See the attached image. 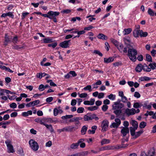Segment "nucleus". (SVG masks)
<instances>
[{
  "label": "nucleus",
  "mask_w": 156,
  "mask_h": 156,
  "mask_svg": "<svg viewBox=\"0 0 156 156\" xmlns=\"http://www.w3.org/2000/svg\"><path fill=\"white\" fill-rule=\"evenodd\" d=\"M113 112L116 115V117H119L122 113V110L119 109H116L114 110Z\"/></svg>",
  "instance_id": "obj_15"
},
{
  "label": "nucleus",
  "mask_w": 156,
  "mask_h": 156,
  "mask_svg": "<svg viewBox=\"0 0 156 156\" xmlns=\"http://www.w3.org/2000/svg\"><path fill=\"white\" fill-rule=\"evenodd\" d=\"M114 58L112 57H109L108 58H104V62L105 63H108L113 62Z\"/></svg>",
  "instance_id": "obj_14"
},
{
  "label": "nucleus",
  "mask_w": 156,
  "mask_h": 156,
  "mask_svg": "<svg viewBox=\"0 0 156 156\" xmlns=\"http://www.w3.org/2000/svg\"><path fill=\"white\" fill-rule=\"evenodd\" d=\"M10 107L11 108H16L17 105L16 103L13 102L10 105Z\"/></svg>",
  "instance_id": "obj_60"
},
{
  "label": "nucleus",
  "mask_w": 156,
  "mask_h": 156,
  "mask_svg": "<svg viewBox=\"0 0 156 156\" xmlns=\"http://www.w3.org/2000/svg\"><path fill=\"white\" fill-rule=\"evenodd\" d=\"M90 120L93 119H95L96 121L98 120L99 119V118L97 116V115L95 114H91V113H89Z\"/></svg>",
  "instance_id": "obj_20"
},
{
  "label": "nucleus",
  "mask_w": 156,
  "mask_h": 156,
  "mask_svg": "<svg viewBox=\"0 0 156 156\" xmlns=\"http://www.w3.org/2000/svg\"><path fill=\"white\" fill-rule=\"evenodd\" d=\"M137 54V51L136 49L133 48H129L128 50L127 55L132 62H135L136 60Z\"/></svg>",
  "instance_id": "obj_1"
},
{
  "label": "nucleus",
  "mask_w": 156,
  "mask_h": 156,
  "mask_svg": "<svg viewBox=\"0 0 156 156\" xmlns=\"http://www.w3.org/2000/svg\"><path fill=\"white\" fill-rule=\"evenodd\" d=\"M84 108L83 107L78 108L77 110V112L78 113H81L83 112L84 111Z\"/></svg>",
  "instance_id": "obj_46"
},
{
  "label": "nucleus",
  "mask_w": 156,
  "mask_h": 156,
  "mask_svg": "<svg viewBox=\"0 0 156 156\" xmlns=\"http://www.w3.org/2000/svg\"><path fill=\"white\" fill-rule=\"evenodd\" d=\"M30 146L31 149L34 151H37L39 148L38 143L33 139H31L29 142Z\"/></svg>",
  "instance_id": "obj_2"
},
{
  "label": "nucleus",
  "mask_w": 156,
  "mask_h": 156,
  "mask_svg": "<svg viewBox=\"0 0 156 156\" xmlns=\"http://www.w3.org/2000/svg\"><path fill=\"white\" fill-rule=\"evenodd\" d=\"M113 65L115 67L119 66H121L122 65V63L121 61L117 62L114 63Z\"/></svg>",
  "instance_id": "obj_44"
},
{
  "label": "nucleus",
  "mask_w": 156,
  "mask_h": 156,
  "mask_svg": "<svg viewBox=\"0 0 156 156\" xmlns=\"http://www.w3.org/2000/svg\"><path fill=\"white\" fill-rule=\"evenodd\" d=\"M70 40H66L60 43L59 46L63 48H69V43Z\"/></svg>",
  "instance_id": "obj_7"
},
{
  "label": "nucleus",
  "mask_w": 156,
  "mask_h": 156,
  "mask_svg": "<svg viewBox=\"0 0 156 156\" xmlns=\"http://www.w3.org/2000/svg\"><path fill=\"white\" fill-rule=\"evenodd\" d=\"M49 84L50 86L53 87L56 86L57 85L54 83L52 80H49Z\"/></svg>",
  "instance_id": "obj_64"
},
{
  "label": "nucleus",
  "mask_w": 156,
  "mask_h": 156,
  "mask_svg": "<svg viewBox=\"0 0 156 156\" xmlns=\"http://www.w3.org/2000/svg\"><path fill=\"white\" fill-rule=\"evenodd\" d=\"M83 90H88L89 92H91L92 91L91 86L90 85H87L86 87L83 88Z\"/></svg>",
  "instance_id": "obj_43"
},
{
  "label": "nucleus",
  "mask_w": 156,
  "mask_h": 156,
  "mask_svg": "<svg viewBox=\"0 0 156 156\" xmlns=\"http://www.w3.org/2000/svg\"><path fill=\"white\" fill-rule=\"evenodd\" d=\"M71 12V10L69 9H66L62 10V12L63 14H68L70 13Z\"/></svg>",
  "instance_id": "obj_51"
},
{
  "label": "nucleus",
  "mask_w": 156,
  "mask_h": 156,
  "mask_svg": "<svg viewBox=\"0 0 156 156\" xmlns=\"http://www.w3.org/2000/svg\"><path fill=\"white\" fill-rule=\"evenodd\" d=\"M142 68L144 72H150L151 71V69L146 63H144V65H142Z\"/></svg>",
  "instance_id": "obj_18"
},
{
  "label": "nucleus",
  "mask_w": 156,
  "mask_h": 156,
  "mask_svg": "<svg viewBox=\"0 0 156 156\" xmlns=\"http://www.w3.org/2000/svg\"><path fill=\"white\" fill-rule=\"evenodd\" d=\"M136 112V110L133 108L131 109L127 108L126 109L125 112V113L128 116L134 115L135 114Z\"/></svg>",
  "instance_id": "obj_9"
},
{
  "label": "nucleus",
  "mask_w": 156,
  "mask_h": 156,
  "mask_svg": "<svg viewBox=\"0 0 156 156\" xmlns=\"http://www.w3.org/2000/svg\"><path fill=\"white\" fill-rule=\"evenodd\" d=\"M89 153V152L87 151H83L79 153L80 156H87Z\"/></svg>",
  "instance_id": "obj_33"
},
{
  "label": "nucleus",
  "mask_w": 156,
  "mask_h": 156,
  "mask_svg": "<svg viewBox=\"0 0 156 156\" xmlns=\"http://www.w3.org/2000/svg\"><path fill=\"white\" fill-rule=\"evenodd\" d=\"M94 53L98 54L100 56L102 57L103 56V54L99 51L97 50H95L94 51Z\"/></svg>",
  "instance_id": "obj_50"
},
{
  "label": "nucleus",
  "mask_w": 156,
  "mask_h": 156,
  "mask_svg": "<svg viewBox=\"0 0 156 156\" xmlns=\"http://www.w3.org/2000/svg\"><path fill=\"white\" fill-rule=\"evenodd\" d=\"M137 59L140 61H142L143 60V57L142 55H138V56L136 57Z\"/></svg>",
  "instance_id": "obj_52"
},
{
  "label": "nucleus",
  "mask_w": 156,
  "mask_h": 156,
  "mask_svg": "<svg viewBox=\"0 0 156 156\" xmlns=\"http://www.w3.org/2000/svg\"><path fill=\"white\" fill-rule=\"evenodd\" d=\"M7 147L8 151L9 153H13L14 152L13 146L11 145L10 142L9 141H5Z\"/></svg>",
  "instance_id": "obj_8"
},
{
  "label": "nucleus",
  "mask_w": 156,
  "mask_h": 156,
  "mask_svg": "<svg viewBox=\"0 0 156 156\" xmlns=\"http://www.w3.org/2000/svg\"><path fill=\"white\" fill-rule=\"evenodd\" d=\"M105 48L106 49L107 51H108L109 50V48H110V46L108 43V42H105Z\"/></svg>",
  "instance_id": "obj_57"
},
{
  "label": "nucleus",
  "mask_w": 156,
  "mask_h": 156,
  "mask_svg": "<svg viewBox=\"0 0 156 156\" xmlns=\"http://www.w3.org/2000/svg\"><path fill=\"white\" fill-rule=\"evenodd\" d=\"M108 108V106L107 105H103L101 108L102 110L104 112H105L106 111Z\"/></svg>",
  "instance_id": "obj_53"
},
{
  "label": "nucleus",
  "mask_w": 156,
  "mask_h": 156,
  "mask_svg": "<svg viewBox=\"0 0 156 156\" xmlns=\"http://www.w3.org/2000/svg\"><path fill=\"white\" fill-rule=\"evenodd\" d=\"M124 106V105L122 103H120L119 104V105L117 106V109H121V108H123Z\"/></svg>",
  "instance_id": "obj_63"
},
{
  "label": "nucleus",
  "mask_w": 156,
  "mask_h": 156,
  "mask_svg": "<svg viewBox=\"0 0 156 156\" xmlns=\"http://www.w3.org/2000/svg\"><path fill=\"white\" fill-rule=\"evenodd\" d=\"M119 126V125L117 123L115 122H113L112 124L110 126V127L111 128H117Z\"/></svg>",
  "instance_id": "obj_47"
},
{
  "label": "nucleus",
  "mask_w": 156,
  "mask_h": 156,
  "mask_svg": "<svg viewBox=\"0 0 156 156\" xmlns=\"http://www.w3.org/2000/svg\"><path fill=\"white\" fill-rule=\"evenodd\" d=\"M87 127L86 126H83L81 128V132L82 135H83L86 134L87 130Z\"/></svg>",
  "instance_id": "obj_24"
},
{
  "label": "nucleus",
  "mask_w": 156,
  "mask_h": 156,
  "mask_svg": "<svg viewBox=\"0 0 156 156\" xmlns=\"http://www.w3.org/2000/svg\"><path fill=\"white\" fill-rule=\"evenodd\" d=\"M97 37L98 39L102 40H107L108 38L107 36L102 33H99Z\"/></svg>",
  "instance_id": "obj_13"
},
{
  "label": "nucleus",
  "mask_w": 156,
  "mask_h": 156,
  "mask_svg": "<svg viewBox=\"0 0 156 156\" xmlns=\"http://www.w3.org/2000/svg\"><path fill=\"white\" fill-rule=\"evenodd\" d=\"M57 42L55 41L53 43L49 44V47H52L53 48H54L57 46Z\"/></svg>",
  "instance_id": "obj_48"
},
{
  "label": "nucleus",
  "mask_w": 156,
  "mask_h": 156,
  "mask_svg": "<svg viewBox=\"0 0 156 156\" xmlns=\"http://www.w3.org/2000/svg\"><path fill=\"white\" fill-rule=\"evenodd\" d=\"M67 129V132H72L73 130L75 131L78 129L77 127H74L72 126H66Z\"/></svg>",
  "instance_id": "obj_16"
},
{
  "label": "nucleus",
  "mask_w": 156,
  "mask_h": 156,
  "mask_svg": "<svg viewBox=\"0 0 156 156\" xmlns=\"http://www.w3.org/2000/svg\"><path fill=\"white\" fill-rule=\"evenodd\" d=\"M98 108V107L96 106H91L87 108V109L89 111H93L97 110Z\"/></svg>",
  "instance_id": "obj_31"
},
{
  "label": "nucleus",
  "mask_w": 156,
  "mask_h": 156,
  "mask_svg": "<svg viewBox=\"0 0 156 156\" xmlns=\"http://www.w3.org/2000/svg\"><path fill=\"white\" fill-rule=\"evenodd\" d=\"M42 121L41 125L45 126L47 128H49V125L48 124L49 123V119L46 118H42Z\"/></svg>",
  "instance_id": "obj_11"
},
{
  "label": "nucleus",
  "mask_w": 156,
  "mask_h": 156,
  "mask_svg": "<svg viewBox=\"0 0 156 156\" xmlns=\"http://www.w3.org/2000/svg\"><path fill=\"white\" fill-rule=\"evenodd\" d=\"M144 132L143 130L141 129L139 131L136 132L135 134L133 137V138L136 139L139 137Z\"/></svg>",
  "instance_id": "obj_21"
},
{
  "label": "nucleus",
  "mask_w": 156,
  "mask_h": 156,
  "mask_svg": "<svg viewBox=\"0 0 156 156\" xmlns=\"http://www.w3.org/2000/svg\"><path fill=\"white\" fill-rule=\"evenodd\" d=\"M84 141V139L83 138H81L79 139L77 141V143H73L70 146V147L72 149H76L78 148V146L80 144Z\"/></svg>",
  "instance_id": "obj_5"
},
{
  "label": "nucleus",
  "mask_w": 156,
  "mask_h": 156,
  "mask_svg": "<svg viewBox=\"0 0 156 156\" xmlns=\"http://www.w3.org/2000/svg\"><path fill=\"white\" fill-rule=\"evenodd\" d=\"M69 74L72 75L73 77H75L77 76V74L74 71H71L69 72Z\"/></svg>",
  "instance_id": "obj_55"
},
{
  "label": "nucleus",
  "mask_w": 156,
  "mask_h": 156,
  "mask_svg": "<svg viewBox=\"0 0 156 156\" xmlns=\"http://www.w3.org/2000/svg\"><path fill=\"white\" fill-rule=\"evenodd\" d=\"M94 27L91 25H89L88 27H85L84 28V30H85L89 31L91 29L93 28Z\"/></svg>",
  "instance_id": "obj_49"
},
{
  "label": "nucleus",
  "mask_w": 156,
  "mask_h": 156,
  "mask_svg": "<svg viewBox=\"0 0 156 156\" xmlns=\"http://www.w3.org/2000/svg\"><path fill=\"white\" fill-rule=\"evenodd\" d=\"M133 107L134 108H140V105H139V103L138 102H135L134 103L133 105Z\"/></svg>",
  "instance_id": "obj_59"
},
{
  "label": "nucleus",
  "mask_w": 156,
  "mask_h": 156,
  "mask_svg": "<svg viewBox=\"0 0 156 156\" xmlns=\"http://www.w3.org/2000/svg\"><path fill=\"white\" fill-rule=\"evenodd\" d=\"M132 125L133 127V128L135 129H137L138 127V124L137 121L135 120H132Z\"/></svg>",
  "instance_id": "obj_25"
},
{
  "label": "nucleus",
  "mask_w": 156,
  "mask_h": 156,
  "mask_svg": "<svg viewBox=\"0 0 156 156\" xmlns=\"http://www.w3.org/2000/svg\"><path fill=\"white\" fill-rule=\"evenodd\" d=\"M140 31L141 30H134L133 31V34L134 37L136 38L139 37V35L140 36Z\"/></svg>",
  "instance_id": "obj_17"
},
{
  "label": "nucleus",
  "mask_w": 156,
  "mask_h": 156,
  "mask_svg": "<svg viewBox=\"0 0 156 156\" xmlns=\"http://www.w3.org/2000/svg\"><path fill=\"white\" fill-rule=\"evenodd\" d=\"M148 66L150 67L149 68L153 70L155 69L156 68V63L154 62L152 63H150L148 65Z\"/></svg>",
  "instance_id": "obj_28"
},
{
  "label": "nucleus",
  "mask_w": 156,
  "mask_h": 156,
  "mask_svg": "<svg viewBox=\"0 0 156 156\" xmlns=\"http://www.w3.org/2000/svg\"><path fill=\"white\" fill-rule=\"evenodd\" d=\"M32 112L31 110H29L27 112H24L22 113V115L24 117L28 116L29 115H32Z\"/></svg>",
  "instance_id": "obj_23"
},
{
  "label": "nucleus",
  "mask_w": 156,
  "mask_h": 156,
  "mask_svg": "<svg viewBox=\"0 0 156 156\" xmlns=\"http://www.w3.org/2000/svg\"><path fill=\"white\" fill-rule=\"evenodd\" d=\"M42 118H37L35 119H34V121L36 122L37 123H40L41 125L42 123Z\"/></svg>",
  "instance_id": "obj_45"
},
{
  "label": "nucleus",
  "mask_w": 156,
  "mask_h": 156,
  "mask_svg": "<svg viewBox=\"0 0 156 156\" xmlns=\"http://www.w3.org/2000/svg\"><path fill=\"white\" fill-rule=\"evenodd\" d=\"M146 60L147 61L149 62H152V58L151 56L149 54H146Z\"/></svg>",
  "instance_id": "obj_30"
},
{
  "label": "nucleus",
  "mask_w": 156,
  "mask_h": 156,
  "mask_svg": "<svg viewBox=\"0 0 156 156\" xmlns=\"http://www.w3.org/2000/svg\"><path fill=\"white\" fill-rule=\"evenodd\" d=\"M12 36H9L7 34H5V42H10L12 41Z\"/></svg>",
  "instance_id": "obj_19"
},
{
  "label": "nucleus",
  "mask_w": 156,
  "mask_h": 156,
  "mask_svg": "<svg viewBox=\"0 0 156 156\" xmlns=\"http://www.w3.org/2000/svg\"><path fill=\"white\" fill-rule=\"evenodd\" d=\"M18 37L17 36H15L13 38H12V41L13 43H16L18 41Z\"/></svg>",
  "instance_id": "obj_54"
},
{
  "label": "nucleus",
  "mask_w": 156,
  "mask_h": 156,
  "mask_svg": "<svg viewBox=\"0 0 156 156\" xmlns=\"http://www.w3.org/2000/svg\"><path fill=\"white\" fill-rule=\"evenodd\" d=\"M78 94L79 95V96L80 98H86L87 96V94L85 93H82L81 94L78 93Z\"/></svg>",
  "instance_id": "obj_39"
},
{
  "label": "nucleus",
  "mask_w": 156,
  "mask_h": 156,
  "mask_svg": "<svg viewBox=\"0 0 156 156\" xmlns=\"http://www.w3.org/2000/svg\"><path fill=\"white\" fill-rule=\"evenodd\" d=\"M122 145L117 144L115 146H110V150H113L115 149H119L122 148L127 147L128 145L127 144H124L122 143Z\"/></svg>",
  "instance_id": "obj_6"
},
{
  "label": "nucleus",
  "mask_w": 156,
  "mask_h": 156,
  "mask_svg": "<svg viewBox=\"0 0 156 156\" xmlns=\"http://www.w3.org/2000/svg\"><path fill=\"white\" fill-rule=\"evenodd\" d=\"M111 41L117 48L119 45V42L113 38L110 39Z\"/></svg>",
  "instance_id": "obj_26"
},
{
  "label": "nucleus",
  "mask_w": 156,
  "mask_h": 156,
  "mask_svg": "<svg viewBox=\"0 0 156 156\" xmlns=\"http://www.w3.org/2000/svg\"><path fill=\"white\" fill-rule=\"evenodd\" d=\"M109 122L106 119L103 120L101 124V127L102 128V131H106L108 130V127Z\"/></svg>",
  "instance_id": "obj_4"
},
{
  "label": "nucleus",
  "mask_w": 156,
  "mask_h": 156,
  "mask_svg": "<svg viewBox=\"0 0 156 156\" xmlns=\"http://www.w3.org/2000/svg\"><path fill=\"white\" fill-rule=\"evenodd\" d=\"M59 14V12L49 11V19L52 20L54 22L56 23L57 21L56 17Z\"/></svg>",
  "instance_id": "obj_3"
},
{
  "label": "nucleus",
  "mask_w": 156,
  "mask_h": 156,
  "mask_svg": "<svg viewBox=\"0 0 156 156\" xmlns=\"http://www.w3.org/2000/svg\"><path fill=\"white\" fill-rule=\"evenodd\" d=\"M108 97L111 100H114L115 99L116 95L115 94H111L108 96Z\"/></svg>",
  "instance_id": "obj_36"
},
{
  "label": "nucleus",
  "mask_w": 156,
  "mask_h": 156,
  "mask_svg": "<svg viewBox=\"0 0 156 156\" xmlns=\"http://www.w3.org/2000/svg\"><path fill=\"white\" fill-rule=\"evenodd\" d=\"M137 129H135L132 127H130V130L131 135L132 136H134L135 134V131Z\"/></svg>",
  "instance_id": "obj_29"
},
{
  "label": "nucleus",
  "mask_w": 156,
  "mask_h": 156,
  "mask_svg": "<svg viewBox=\"0 0 156 156\" xmlns=\"http://www.w3.org/2000/svg\"><path fill=\"white\" fill-rule=\"evenodd\" d=\"M132 31V29L131 28L124 29L123 33L124 35L128 34H130Z\"/></svg>",
  "instance_id": "obj_22"
},
{
  "label": "nucleus",
  "mask_w": 156,
  "mask_h": 156,
  "mask_svg": "<svg viewBox=\"0 0 156 156\" xmlns=\"http://www.w3.org/2000/svg\"><path fill=\"white\" fill-rule=\"evenodd\" d=\"M76 103V99H74L72 100L71 103V105L72 106L75 105Z\"/></svg>",
  "instance_id": "obj_62"
},
{
  "label": "nucleus",
  "mask_w": 156,
  "mask_h": 156,
  "mask_svg": "<svg viewBox=\"0 0 156 156\" xmlns=\"http://www.w3.org/2000/svg\"><path fill=\"white\" fill-rule=\"evenodd\" d=\"M73 115H66L65 116H62V117L61 118L62 119H69L72 118Z\"/></svg>",
  "instance_id": "obj_38"
},
{
  "label": "nucleus",
  "mask_w": 156,
  "mask_h": 156,
  "mask_svg": "<svg viewBox=\"0 0 156 156\" xmlns=\"http://www.w3.org/2000/svg\"><path fill=\"white\" fill-rule=\"evenodd\" d=\"M121 132L123 136H125L127 135V134L129 133V129L128 127H123L121 130Z\"/></svg>",
  "instance_id": "obj_10"
},
{
  "label": "nucleus",
  "mask_w": 156,
  "mask_h": 156,
  "mask_svg": "<svg viewBox=\"0 0 156 156\" xmlns=\"http://www.w3.org/2000/svg\"><path fill=\"white\" fill-rule=\"evenodd\" d=\"M47 75V74L45 73H40L37 74V78H38L40 79H41L42 77L45 76Z\"/></svg>",
  "instance_id": "obj_32"
},
{
  "label": "nucleus",
  "mask_w": 156,
  "mask_h": 156,
  "mask_svg": "<svg viewBox=\"0 0 156 156\" xmlns=\"http://www.w3.org/2000/svg\"><path fill=\"white\" fill-rule=\"evenodd\" d=\"M124 48L123 45L122 44H121L119 45V46H118V47H117V48L119 50V51L121 52L122 53L123 51V49Z\"/></svg>",
  "instance_id": "obj_42"
},
{
  "label": "nucleus",
  "mask_w": 156,
  "mask_h": 156,
  "mask_svg": "<svg viewBox=\"0 0 156 156\" xmlns=\"http://www.w3.org/2000/svg\"><path fill=\"white\" fill-rule=\"evenodd\" d=\"M148 14L151 16H153L155 15L154 12L150 8L148 10Z\"/></svg>",
  "instance_id": "obj_40"
},
{
  "label": "nucleus",
  "mask_w": 156,
  "mask_h": 156,
  "mask_svg": "<svg viewBox=\"0 0 156 156\" xmlns=\"http://www.w3.org/2000/svg\"><path fill=\"white\" fill-rule=\"evenodd\" d=\"M142 65L141 63L138 64L136 67L135 70L136 72L140 73L143 70Z\"/></svg>",
  "instance_id": "obj_12"
},
{
  "label": "nucleus",
  "mask_w": 156,
  "mask_h": 156,
  "mask_svg": "<svg viewBox=\"0 0 156 156\" xmlns=\"http://www.w3.org/2000/svg\"><path fill=\"white\" fill-rule=\"evenodd\" d=\"M119 103L117 101L114 102V104L112 105V109L113 110H116V109H117V106L119 105Z\"/></svg>",
  "instance_id": "obj_41"
},
{
  "label": "nucleus",
  "mask_w": 156,
  "mask_h": 156,
  "mask_svg": "<svg viewBox=\"0 0 156 156\" xmlns=\"http://www.w3.org/2000/svg\"><path fill=\"white\" fill-rule=\"evenodd\" d=\"M83 119L85 121L90 120V118L89 113H87L86 115H84V116Z\"/></svg>",
  "instance_id": "obj_34"
},
{
  "label": "nucleus",
  "mask_w": 156,
  "mask_h": 156,
  "mask_svg": "<svg viewBox=\"0 0 156 156\" xmlns=\"http://www.w3.org/2000/svg\"><path fill=\"white\" fill-rule=\"evenodd\" d=\"M110 140L109 139H103L101 141V145L108 144L110 143Z\"/></svg>",
  "instance_id": "obj_27"
},
{
  "label": "nucleus",
  "mask_w": 156,
  "mask_h": 156,
  "mask_svg": "<svg viewBox=\"0 0 156 156\" xmlns=\"http://www.w3.org/2000/svg\"><path fill=\"white\" fill-rule=\"evenodd\" d=\"M134 96L135 97L139 98L140 97V95L138 92L136 91L134 93Z\"/></svg>",
  "instance_id": "obj_56"
},
{
  "label": "nucleus",
  "mask_w": 156,
  "mask_h": 156,
  "mask_svg": "<svg viewBox=\"0 0 156 156\" xmlns=\"http://www.w3.org/2000/svg\"><path fill=\"white\" fill-rule=\"evenodd\" d=\"M147 125V123L143 121L141 122L139 125V127L140 129L144 128Z\"/></svg>",
  "instance_id": "obj_35"
},
{
  "label": "nucleus",
  "mask_w": 156,
  "mask_h": 156,
  "mask_svg": "<svg viewBox=\"0 0 156 156\" xmlns=\"http://www.w3.org/2000/svg\"><path fill=\"white\" fill-rule=\"evenodd\" d=\"M140 37H145L147 36L148 33L146 32H143L142 30H141L140 32Z\"/></svg>",
  "instance_id": "obj_37"
},
{
  "label": "nucleus",
  "mask_w": 156,
  "mask_h": 156,
  "mask_svg": "<svg viewBox=\"0 0 156 156\" xmlns=\"http://www.w3.org/2000/svg\"><path fill=\"white\" fill-rule=\"evenodd\" d=\"M9 115L8 114H6L4 115L3 118V119L4 120H6L9 118Z\"/></svg>",
  "instance_id": "obj_61"
},
{
  "label": "nucleus",
  "mask_w": 156,
  "mask_h": 156,
  "mask_svg": "<svg viewBox=\"0 0 156 156\" xmlns=\"http://www.w3.org/2000/svg\"><path fill=\"white\" fill-rule=\"evenodd\" d=\"M104 95L105 94L104 93H100L98 94V98L99 99L102 98L104 97Z\"/></svg>",
  "instance_id": "obj_58"
}]
</instances>
